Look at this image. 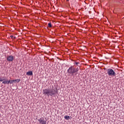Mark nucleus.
<instances>
[{"label": "nucleus", "mask_w": 124, "mask_h": 124, "mask_svg": "<svg viewBox=\"0 0 124 124\" xmlns=\"http://www.w3.org/2000/svg\"><path fill=\"white\" fill-rule=\"evenodd\" d=\"M11 37L12 38H13V37H14V36L11 35Z\"/></svg>", "instance_id": "15"}, {"label": "nucleus", "mask_w": 124, "mask_h": 124, "mask_svg": "<svg viewBox=\"0 0 124 124\" xmlns=\"http://www.w3.org/2000/svg\"><path fill=\"white\" fill-rule=\"evenodd\" d=\"M68 1V0H67Z\"/></svg>", "instance_id": "17"}, {"label": "nucleus", "mask_w": 124, "mask_h": 124, "mask_svg": "<svg viewBox=\"0 0 124 124\" xmlns=\"http://www.w3.org/2000/svg\"><path fill=\"white\" fill-rule=\"evenodd\" d=\"M19 82H21V79H16V82L19 83Z\"/></svg>", "instance_id": "12"}, {"label": "nucleus", "mask_w": 124, "mask_h": 124, "mask_svg": "<svg viewBox=\"0 0 124 124\" xmlns=\"http://www.w3.org/2000/svg\"><path fill=\"white\" fill-rule=\"evenodd\" d=\"M80 69V67L79 66L78 67H75V66H71L68 69L67 72L69 74H71V75H73L74 74L77 75L78 74V71Z\"/></svg>", "instance_id": "1"}, {"label": "nucleus", "mask_w": 124, "mask_h": 124, "mask_svg": "<svg viewBox=\"0 0 124 124\" xmlns=\"http://www.w3.org/2000/svg\"><path fill=\"white\" fill-rule=\"evenodd\" d=\"M27 75L31 76L32 75V71H31L26 73Z\"/></svg>", "instance_id": "6"}, {"label": "nucleus", "mask_w": 124, "mask_h": 124, "mask_svg": "<svg viewBox=\"0 0 124 124\" xmlns=\"http://www.w3.org/2000/svg\"><path fill=\"white\" fill-rule=\"evenodd\" d=\"M64 119H65V120H69V119H70V117H69V116L67 115L64 116Z\"/></svg>", "instance_id": "9"}, {"label": "nucleus", "mask_w": 124, "mask_h": 124, "mask_svg": "<svg viewBox=\"0 0 124 124\" xmlns=\"http://www.w3.org/2000/svg\"><path fill=\"white\" fill-rule=\"evenodd\" d=\"M74 63L76 66L75 67H76V66H78V64H79V63H80L78 62H75Z\"/></svg>", "instance_id": "8"}, {"label": "nucleus", "mask_w": 124, "mask_h": 124, "mask_svg": "<svg viewBox=\"0 0 124 124\" xmlns=\"http://www.w3.org/2000/svg\"><path fill=\"white\" fill-rule=\"evenodd\" d=\"M7 60L8 62H13L14 60V57L12 55H8L7 56Z\"/></svg>", "instance_id": "4"}, {"label": "nucleus", "mask_w": 124, "mask_h": 124, "mask_svg": "<svg viewBox=\"0 0 124 124\" xmlns=\"http://www.w3.org/2000/svg\"><path fill=\"white\" fill-rule=\"evenodd\" d=\"M2 81H3V79L0 77V82H2Z\"/></svg>", "instance_id": "13"}, {"label": "nucleus", "mask_w": 124, "mask_h": 124, "mask_svg": "<svg viewBox=\"0 0 124 124\" xmlns=\"http://www.w3.org/2000/svg\"><path fill=\"white\" fill-rule=\"evenodd\" d=\"M12 81H13V82L14 83H17V80H16V79L13 80Z\"/></svg>", "instance_id": "14"}, {"label": "nucleus", "mask_w": 124, "mask_h": 124, "mask_svg": "<svg viewBox=\"0 0 124 124\" xmlns=\"http://www.w3.org/2000/svg\"><path fill=\"white\" fill-rule=\"evenodd\" d=\"M13 83V81L11 80H8V84H12Z\"/></svg>", "instance_id": "10"}, {"label": "nucleus", "mask_w": 124, "mask_h": 124, "mask_svg": "<svg viewBox=\"0 0 124 124\" xmlns=\"http://www.w3.org/2000/svg\"><path fill=\"white\" fill-rule=\"evenodd\" d=\"M2 84H4V85L7 84H8V80L6 79H3V81H2Z\"/></svg>", "instance_id": "7"}, {"label": "nucleus", "mask_w": 124, "mask_h": 124, "mask_svg": "<svg viewBox=\"0 0 124 124\" xmlns=\"http://www.w3.org/2000/svg\"><path fill=\"white\" fill-rule=\"evenodd\" d=\"M107 73L109 76H112V77L116 76V73L112 69H108Z\"/></svg>", "instance_id": "3"}, {"label": "nucleus", "mask_w": 124, "mask_h": 124, "mask_svg": "<svg viewBox=\"0 0 124 124\" xmlns=\"http://www.w3.org/2000/svg\"><path fill=\"white\" fill-rule=\"evenodd\" d=\"M43 93L45 95H47V96H53V95H55L56 94V90L52 89H45L43 90Z\"/></svg>", "instance_id": "2"}, {"label": "nucleus", "mask_w": 124, "mask_h": 124, "mask_svg": "<svg viewBox=\"0 0 124 124\" xmlns=\"http://www.w3.org/2000/svg\"><path fill=\"white\" fill-rule=\"evenodd\" d=\"M14 38H16V37H14Z\"/></svg>", "instance_id": "16"}, {"label": "nucleus", "mask_w": 124, "mask_h": 124, "mask_svg": "<svg viewBox=\"0 0 124 124\" xmlns=\"http://www.w3.org/2000/svg\"><path fill=\"white\" fill-rule=\"evenodd\" d=\"M38 121L39 122L40 124H46V123H47V122L45 121L44 118H42L38 119Z\"/></svg>", "instance_id": "5"}, {"label": "nucleus", "mask_w": 124, "mask_h": 124, "mask_svg": "<svg viewBox=\"0 0 124 124\" xmlns=\"http://www.w3.org/2000/svg\"><path fill=\"white\" fill-rule=\"evenodd\" d=\"M48 28H52V24H51V23H48Z\"/></svg>", "instance_id": "11"}]
</instances>
